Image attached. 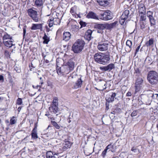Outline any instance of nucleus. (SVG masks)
Listing matches in <instances>:
<instances>
[{
  "label": "nucleus",
  "mask_w": 158,
  "mask_h": 158,
  "mask_svg": "<svg viewBox=\"0 0 158 158\" xmlns=\"http://www.w3.org/2000/svg\"><path fill=\"white\" fill-rule=\"evenodd\" d=\"M94 59L95 61L98 63L105 64L109 62L110 57L109 54L99 52L95 54Z\"/></svg>",
  "instance_id": "f257e3e1"
},
{
  "label": "nucleus",
  "mask_w": 158,
  "mask_h": 158,
  "mask_svg": "<svg viewBox=\"0 0 158 158\" xmlns=\"http://www.w3.org/2000/svg\"><path fill=\"white\" fill-rule=\"evenodd\" d=\"M85 44V43L84 41L78 40L73 45L72 50L74 53H79L82 51Z\"/></svg>",
  "instance_id": "f03ea898"
},
{
  "label": "nucleus",
  "mask_w": 158,
  "mask_h": 158,
  "mask_svg": "<svg viewBox=\"0 0 158 158\" xmlns=\"http://www.w3.org/2000/svg\"><path fill=\"white\" fill-rule=\"evenodd\" d=\"M147 79L150 84H156L158 82V74L154 71H150L148 73Z\"/></svg>",
  "instance_id": "7ed1b4c3"
},
{
  "label": "nucleus",
  "mask_w": 158,
  "mask_h": 158,
  "mask_svg": "<svg viewBox=\"0 0 158 158\" xmlns=\"http://www.w3.org/2000/svg\"><path fill=\"white\" fill-rule=\"evenodd\" d=\"M113 15L110 11H105L100 15V19L104 20L107 21L113 18Z\"/></svg>",
  "instance_id": "20e7f679"
},
{
  "label": "nucleus",
  "mask_w": 158,
  "mask_h": 158,
  "mask_svg": "<svg viewBox=\"0 0 158 158\" xmlns=\"http://www.w3.org/2000/svg\"><path fill=\"white\" fill-rule=\"evenodd\" d=\"M58 104V99L56 97L54 98L52 106L49 107V110L54 113L56 114L59 111Z\"/></svg>",
  "instance_id": "39448f33"
},
{
  "label": "nucleus",
  "mask_w": 158,
  "mask_h": 158,
  "mask_svg": "<svg viewBox=\"0 0 158 158\" xmlns=\"http://www.w3.org/2000/svg\"><path fill=\"white\" fill-rule=\"evenodd\" d=\"M28 13L29 16L35 22H39L40 19L37 16L38 14L36 11L32 9H30L28 10Z\"/></svg>",
  "instance_id": "423d86ee"
},
{
  "label": "nucleus",
  "mask_w": 158,
  "mask_h": 158,
  "mask_svg": "<svg viewBox=\"0 0 158 158\" xmlns=\"http://www.w3.org/2000/svg\"><path fill=\"white\" fill-rule=\"evenodd\" d=\"M116 95V94L115 92H112L111 95L109 97L107 98L106 99V102L105 103L106 111L108 110L109 109V103L113 102L114 100V98Z\"/></svg>",
  "instance_id": "0eeeda50"
},
{
  "label": "nucleus",
  "mask_w": 158,
  "mask_h": 158,
  "mask_svg": "<svg viewBox=\"0 0 158 158\" xmlns=\"http://www.w3.org/2000/svg\"><path fill=\"white\" fill-rule=\"evenodd\" d=\"M67 64L68 66L69 69L66 67L65 68L66 70L63 72L62 71V68L60 67V73H65L66 74H68L70 71H71L73 70L75 64L74 62L71 61L68 62L67 63Z\"/></svg>",
  "instance_id": "6e6552de"
},
{
  "label": "nucleus",
  "mask_w": 158,
  "mask_h": 158,
  "mask_svg": "<svg viewBox=\"0 0 158 158\" xmlns=\"http://www.w3.org/2000/svg\"><path fill=\"white\" fill-rule=\"evenodd\" d=\"M146 13L147 16L148 18L150 24L151 26L155 24L156 20L153 17V12L151 11H147Z\"/></svg>",
  "instance_id": "1a4fd4ad"
},
{
  "label": "nucleus",
  "mask_w": 158,
  "mask_h": 158,
  "mask_svg": "<svg viewBox=\"0 0 158 158\" xmlns=\"http://www.w3.org/2000/svg\"><path fill=\"white\" fill-rule=\"evenodd\" d=\"M108 44L106 42L99 43L97 46L98 50L101 51L106 50L108 49Z\"/></svg>",
  "instance_id": "9d476101"
},
{
  "label": "nucleus",
  "mask_w": 158,
  "mask_h": 158,
  "mask_svg": "<svg viewBox=\"0 0 158 158\" xmlns=\"http://www.w3.org/2000/svg\"><path fill=\"white\" fill-rule=\"evenodd\" d=\"M86 17L89 19H91L98 20L99 19L98 16L96 14L92 11H89Z\"/></svg>",
  "instance_id": "9b49d317"
},
{
  "label": "nucleus",
  "mask_w": 158,
  "mask_h": 158,
  "mask_svg": "<svg viewBox=\"0 0 158 158\" xmlns=\"http://www.w3.org/2000/svg\"><path fill=\"white\" fill-rule=\"evenodd\" d=\"M73 143L69 140L63 142L62 143V150L63 151L66 150L70 148L72 145Z\"/></svg>",
  "instance_id": "f8f14e48"
},
{
  "label": "nucleus",
  "mask_w": 158,
  "mask_h": 158,
  "mask_svg": "<svg viewBox=\"0 0 158 158\" xmlns=\"http://www.w3.org/2000/svg\"><path fill=\"white\" fill-rule=\"evenodd\" d=\"M3 42L5 46L7 48H10L13 46L15 45L13 44V40L12 39L3 41Z\"/></svg>",
  "instance_id": "ddd939ff"
},
{
  "label": "nucleus",
  "mask_w": 158,
  "mask_h": 158,
  "mask_svg": "<svg viewBox=\"0 0 158 158\" xmlns=\"http://www.w3.org/2000/svg\"><path fill=\"white\" fill-rule=\"evenodd\" d=\"M138 12L139 14L146 13V8L144 5L142 3H139L138 5Z\"/></svg>",
  "instance_id": "4468645a"
},
{
  "label": "nucleus",
  "mask_w": 158,
  "mask_h": 158,
  "mask_svg": "<svg viewBox=\"0 0 158 158\" xmlns=\"http://www.w3.org/2000/svg\"><path fill=\"white\" fill-rule=\"evenodd\" d=\"M106 29L111 30L112 28L115 27L118 25V21H115L113 23H106Z\"/></svg>",
  "instance_id": "2eb2a0df"
},
{
  "label": "nucleus",
  "mask_w": 158,
  "mask_h": 158,
  "mask_svg": "<svg viewBox=\"0 0 158 158\" xmlns=\"http://www.w3.org/2000/svg\"><path fill=\"white\" fill-rule=\"evenodd\" d=\"M43 23L42 24H33L31 27V29L32 30H36L40 29L41 31L43 30Z\"/></svg>",
  "instance_id": "dca6fc26"
},
{
  "label": "nucleus",
  "mask_w": 158,
  "mask_h": 158,
  "mask_svg": "<svg viewBox=\"0 0 158 158\" xmlns=\"http://www.w3.org/2000/svg\"><path fill=\"white\" fill-rule=\"evenodd\" d=\"M31 137L34 139H36L38 138L37 134V126L36 124L34 126V128L32 131L31 133Z\"/></svg>",
  "instance_id": "f3484780"
},
{
  "label": "nucleus",
  "mask_w": 158,
  "mask_h": 158,
  "mask_svg": "<svg viewBox=\"0 0 158 158\" xmlns=\"http://www.w3.org/2000/svg\"><path fill=\"white\" fill-rule=\"evenodd\" d=\"M92 32V31L91 29H88L85 32L84 36L85 38L88 41L90 40Z\"/></svg>",
  "instance_id": "a211bd4d"
},
{
  "label": "nucleus",
  "mask_w": 158,
  "mask_h": 158,
  "mask_svg": "<svg viewBox=\"0 0 158 158\" xmlns=\"http://www.w3.org/2000/svg\"><path fill=\"white\" fill-rule=\"evenodd\" d=\"M94 27L100 30H103L105 29H106V23H97L95 25Z\"/></svg>",
  "instance_id": "6ab92c4d"
},
{
  "label": "nucleus",
  "mask_w": 158,
  "mask_h": 158,
  "mask_svg": "<svg viewBox=\"0 0 158 158\" xmlns=\"http://www.w3.org/2000/svg\"><path fill=\"white\" fill-rule=\"evenodd\" d=\"M47 158H59L58 156L56 154H53L51 151H48L46 153Z\"/></svg>",
  "instance_id": "aec40b11"
},
{
  "label": "nucleus",
  "mask_w": 158,
  "mask_h": 158,
  "mask_svg": "<svg viewBox=\"0 0 158 158\" xmlns=\"http://www.w3.org/2000/svg\"><path fill=\"white\" fill-rule=\"evenodd\" d=\"M82 83V81L81 78L78 79L73 86V89H77L81 87Z\"/></svg>",
  "instance_id": "412c9836"
},
{
  "label": "nucleus",
  "mask_w": 158,
  "mask_h": 158,
  "mask_svg": "<svg viewBox=\"0 0 158 158\" xmlns=\"http://www.w3.org/2000/svg\"><path fill=\"white\" fill-rule=\"evenodd\" d=\"M154 42V39L153 38H151L145 43V45L148 47L151 46L152 47L153 46Z\"/></svg>",
  "instance_id": "4be33fe9"
},
{
  "label": "nucleus",
  "mask_w": 158,
  "mask_h": 158,
  "mask_svg": "<svg viewBox=\"0 0 158 158\" xmlns=\"http://www.w3.org/2000/svg\"><path fill=\"white\" fill-rule=\"evenodd\" d=\"M71 35L69 32H64L63 33V40L65 41L69 40L71 37Z\"/></svg>",
  "instance_id": "5701e85b"
},
{
  "label": "nucleus",
  "mask_w": 158,
  "mask_h": 158,
  "mask_svg": "<svg viewBox=\"0 0 158 158\" xmlns=\"http://www.w3.org/2000/svg\"><path fill=\"white\" fill-rule=\"evenodd\" d=\"M97 1L100 5L103 6H106L109 3L108 0H97Z\"/></svg>",
  "instance_id": "b1692460"
},
{
  "label": "nucleus",
  "mask_w": 158,
  "mask_h": 158,
  "mask_svg": "<svg viewBox=\"0 0 158 158\" xmlns=\"http://www.w3.org/2000/svg\"><path fill=\"white\" fill-rule=\"evenodd\" d=\"M143 81V80L142 78L139 77H138L136 79L135 84L142 86Z\"/></svg>",
  "instance_id": "393cba45"
},
{
  "label": "nucleus",
  "mask_w": 158,
  "mask_h": 158,
  "mask_svg": "<svg viewBox=\"0 0 158 158\" xmlns=\"http://www.w3.org/2000/svg\"><path fill=\"white\" fill-rule=\"evenodd\" d=\"M70 136L68 134L63 135L60 138V140L63 142L70 140Z\"/></svg>",
  "instance_id": "a878e982"
},
{
  "label": "nucleus",
  "mask_w": 158,
  "mask_h": 158,
  "mask_svg": "<svg viewBox=\"0 0 158 158\" xmlns=\"http://www.w3.org/2000/svg\"><path fill=\"white\" fill-rule=\"evenodd\" d=\"M129 14V11L128 10H125L123 13L121 17L122 18L127 19Z\"/></svg>",
  "instance_id": "bb28decb"
},
{
  "label": "nucleus",
  "mask_w": 158,
  "mask_h": 158,
  "mask_svg": "<svg viewBox=\"0 0 158 158\" xmlns=\"http://www.w3.org/2000/svg\"><path fill=\"white\" fill-rule=\"evenodd\" d=\"M44 2L43 0H35V4L37 7H40L43 6Z\"/></svg>",
  "instance_id": "cd10ccee"
},
{
  "label": "nucleus",
  "mask_w": 158,
  "mask_h": 158,
  "mask_svg": "<svg viewBox=\"0 0 158 158\" xmlns=\"http://www.w3.org/2000/svg\"><path fill=\"white\" fill-rule=\"evenodd\" d=\"M140 16L139 21H145L146 19V13L139 14Z\"/></svg>",
  "instance_id": "c85d7f7f"
},
{
  "label": "nucleus",
  "mask_w": 158,
  "mask_h": 158,
  "mask_svg": "<svg viewBox=\"0 0 158 158\" xmlns=\"http://www.w3.org/2000/svg\"><path fill=\"white\" fill-rule=\"evenodd\" d=\"M142 109V108H141L138 110H134L131 114V116L132 117H135L137 115L138 112L140 114H141L142 112L141 110Z\"/></svg>",
  "instance_id": "c756f323"
},
{
  "label": "nucleus",
  "mask_w": 158,
  "mask_h": 158,
  "mask_svg": "<svg viewBox=\"0 0 158 158\" xmlns=\"http://www.w3.org/2000/svg\"><path fill=\"white\" fill-rule=\"evenodd\" d=\"M134 74H135L136 76H139L141 75V71L139 68L134 67Z\"/></svg>",
  "instance_id": "7c9ffc66"
},
{
  "label": "nucleus",
  "mask_w": 158,
  "mask_h": 158,
  "mask_svg": "<svg viewBox=\"0 0 158 158\" xmlns=\"http://www.w3.org/2000/svg\"><path fill=\"white\" fill-rule=\"evenodd\" d=\"M126 45L127 46L129 47V50L128 52H130L132 48V42L130 40H127L126 42Z\"/></svg>",
  "instance_id": "2f4dec72"
},
{
  "label": "nucleus",
  "mask_w": 158,
  "mask_h": 158,
  "mask_svg": "<svg viewBox=\"0 0 158 158\" xmlns=\"http://www.w3.org/2000/svg\"><path fill=\"white\" fill-rule=\"evenodd\" d=\"M44 40L43 43L44 44H48L50 41L49 38L48 36L45 33L44 34V36L43 37Z\"/></svg>",
  "instance_id": "473e14b6"
},
{
  "label": "nucleus",
  "mask_w": 158,
  "mask_h": 158,
  "mask_svg": "<svg viewBox=\"0 0 158 158\" xmlns=\"http://www.w3.org/2000/svg\"><path fill=\"white\" fill-rule=\"evenodd\" d=\"M106 67L107 71L110 72L114 68V64L113 63H110L106 66Z\"/></svg>",
  "instance_id": "72a5a7b5"
},
{
  "label": "nucleus",
  "mask_w": 158,
  "mask_h": 158,
  "mask_svg": "<svg viewBox=\"0 0 158 158\" xmlns=\"http://www.w3.org/2000/svg\"><path fill=\"white\" fill-rule=\"evenodd\" d=\"M12 39V37L9 35L6 34L3 37V41H5L7 40H9Z\"/></svg>",
  "instance_id": "f704fd0d"
},
{
  "label": "nucleus",
  "mask_w": 158,
  "mask_h": 158,
  "mask_svg": "<svg viewBox=\"0 0 158 158\" xmlns=\"http://www.w3.org/2000/svg\"><path fill=\"white\" fill-rule=\"evenodd\" d=\"M53 19H52V18H51L49 19L48 21V24L49 27H52L54 25Z\"/></svg>",
  "instance_id": "c9c22d12"
},
{
  "label": "nucleus",
  "mask_w": 158,
  "mask_h": 158,
  "mask_svg": "<svg viewBox=\"0 0 158 158\" xmlns=\"http://www.w3.org/2000/svg\"><path fill=\"white\" fill-rule=\"evenodd\" d=\"M135 93L136 94L140 91L142 87V86L139 85H135Z\"/></svg>",
  "instance_id": "e433bc0d"
},
{
  "label": "nucleus",
  "mask_w": 158,
  "mask_h": 158,
  "mask_svg": "<svg viewBox=\"0 0 158 158\" xmlns=\"http://www.w3.org/2000/svg\"><path fill=\"white\" fill-rule=\"evenodd\" d=\"M79 27L78 26L74 25L72 26V30L73 31H77L79 30Z\"/></svg>",
  "instance_id": "4c0bfd02"
},
{
  "label": "nucleus",
  "mask_w": 158,
  "mask_h": 158,
  "mask_svg": "<svg viewBox=\"0 0 158 158\" xmlns=\"http://www.w3.org/2000/svg\"><path fill=\"white\" fill-rule=\"evenodd\" d=\"M15 118V116L11 118L10 120V124L13 125L15 124L16 122V120L14 118Z\"/></svg>",
  "instance_id": "58836bf2"
},
{
  "label": "nucleus",
  "mask_w": 158,
  "mask_h": 158,
  "mask_svg": "<svg viewBox=\"0 0 158 158\" xmlns=\"http://www.w3.org/2000/svg\"><path fill=\"white\" fill-rule=\"evenodd\" d=\"M53 19V21L54 23V25H57L59 24V18H52Z\"/></svg>",
  "instance_id": "ea45409f"
},
{
  "label": "nucleus",
  "mask_w": 158,
  "mask_h": 158,
  "mask_svg": "<svg viewBox=\"0 0 158 158\" xmlns=\"http://www.w3.org/2000/svg\"><path fill=\"white\" fill-rule=\"evenodd\" d=\"M127 19L122 18L121 16L120 18L119 19V23L121 25H123L124 24L125 21Z\"/></svg>",
  "instance_id": "a19ab883"
},
{
  "label": "nucleus",
  "mask_w": 158,
  "mask_h": 158,
  "mask_svg": "<svg viewBox=\"0 0 158 158\" xmlns=\"http://www.w3.org/2000/svg\"><path fill=\"white\" fill-rule=\"evenodd\" d=\"M79 23L81 25V27H85L86 26L87 23L82 21H80L79 22Z\"/></svg>",
  "instance_id": "79ce46f5"
},
{
  "label": "nucleus",
  "mask_w": 158,
  "mask_h": 158,
  "mask_svg": "<svg viewBox=\"0 0 158 158\" xmlns=\"http://www.w3.org/2000/svg\"><path fill=\"white\" fill-rule=\"evenodd\" d=\"M16 103L19 105H22L23 103L22 99L21 98H18L17 100Z\"/></svg>",
  "instance_id": "37998d69"
},
{
  "label": "nucleus",
  "mask_w": 158,
  "mask_h": 158,
  "mask_svg": "<svg viewBox=\"0 0 158 158\" xmlns=\"http://www.w3.org/2000/svg\"><path fill=\"white\" fill-rule=\"evenodd\" d=\"M140 28L141 29H143L145 28V25L144 23L143 22L140 21Z\"/></svg>",
  "instance_id": "c03bdc74"
},
{
  "label": "nucleus",
  "mask_w": 158,
  "mask_h": 158,
  "mask_svg": "<svg viewBox=\"0 0 158 158\" xmlns=\"http://www.w3.org/2000/svg\"><path fill=\"white\" fill-rule=\"evenodd\" d=\"M58 61H59V58H58L57 59H56V71H57V73L58 74V73L59 72V66H58Z\"/></svg>",
  "instance_id": "a18cd8bd"
},
{
  "label": "nucleus",
  "mask_w": 158,
  "mask_h": 158,
  "mask_svg": "<svg viewBox=\"0 0 158 158\" xmlns=\"http://www.w3.org/2000/svg\"><path fill=\"white\" fill-rule=\"evenodd\" d=\"M52 124L57 129L59 128V126L58 125V124L56 123V122L55 121H52Z\"/></svg>",
  "instance_id": "49530a36"
},
{
  "label": "nucleus",
  "mask_w": 158,
  "mask_h": 158,
  "mask_svg": "<svg viewBox=\"0 0 158 158\" xmlns=\"http://www.w3.org/2000/svg\"><path fill=\"white\" fill-rule=\"evenodd\" d=\"M140 45H139V46H138V47L136 48V49L135 51V53H134L135 56H136V55L137 54V52L139 51V49L140 48Z\"/></svg>",
  "instance_id": "de8ad7c7"
},
{
  "label": "nucleus",
  "mask_w": 158,
  "mask_h": 158,
  "mask_svg": "<svg viewBox=\"0 0 158 158\" xmlns=\"http://www.w3.org/2000/svg\"><path fill=\"white\" fill-rule=\"evenodd\" d=\"M107 150L106 149H105L102 152L101 155L103 157H104L106 155V153L107 152Z\"/></svg>",
  "instance_id": "09e8293b"
},
{
  "label": "nucleus",
  "mask_w": 158,
  "mask_h": 158,
  "mask_svg": "<svg viewBox=\"0 0 158 158\" xmlns=\"http://www.w3.org/2000/svg\"><path fill=\"white\" fill-rule=\"evenodd\" d=\"M100 69L103 71H107L106 66L100 67L99 68Z\"/></svg>",
  "instance_id": "8fccbe9b"
},
{
  "label": "nucleus",
  "mask_w": 158,
  "mask_h": 158,
  "mask_svg": "<svg viewBox=\"0 0 158 158\" xmlns=\"http://www.w3.org/2000/svg\"><path fill=\"white\" fill-rule=\"evenodd\" d=\"M120 110V109L119 108L117 107L114 110L112 111V112H111V113L115 114V113H116L117 110L119 111Z\"/></svg>",
  "instance_id": "3c124183"
},
{
  "label": "nucleus",
  "mask_w": 158,
  "mask_h": 158,
  "mask_svg": "<svg viewBox=\"0 0 158 158\" xmlns=\"http://www.w3.org/2000/svg\"><path fill=\"white\" fill-rule=\"evenodd\" d=\"M5 55L7 58L10 57V53L7 50L5 51Z\"/></svg>",
  "instance_id": "603ef678"
},
{
  "label": "nucleus",
  "mask_w": 158,
  "mask_h": 158,
  "mask_svg": "<svg viewBox=\"0 0 158 158\" xmlns=\"http://www.w3.org/2000/svg\"><path fill=\"white\" fill-rule=\"evenodd\" d=\"M47 84L48 86H50L51 88H52L53 85L51 82L50 81H47Z\"/></svg>",
  "instance_id": "864d4df0"
},
{
  "label": "nucleus",
  "mask_w": 158,
  "mask_h": 158,
  "mask_svg": "<svg viewBox=\"0 0 158 158\" xmlns=\"http://www.w3.org/2000/svg\"><path fill=\"white\" fill-rule=\"evenodd\" d=\"M4 81V78L3 76L1 75H0V82H3Z\"/></svg>",
  "instance_id": "5fc2aeb1"
},
{
  "label": "nucleus",
  "mask_w": 158,
  "mask_h": 158,
  "mask_svg": "<svg viewBox=\"0 0 158 158\" xmlns=\"http://www.w3.org/2000/svg\"><path fill=\"white\" fill-rule=\"evenodd\" d=\"M112 147V145H111V144H110L109 145H108L105 148V149H106L107 150L110 149V148H111Z\"/></svg>",
  "instance_id": "6e6d98bb"
},
{
  "label": "nucleus",
  "mask_w": 158,
  "mask_h": 158,
  "mask_svg": "<svg viewBox=\"0 0 158 158\" xmlns=\"http://www.w3.org/2000/svg\"><path fill=\"white\" fill-rule=\"evenodd\" d=\"M70 12L73 15V14H74L75 13L74 8L73 7H71V8L70 9Z\"/></svg>",
  "instance_id": "4d7b16f0"
},
{
  "label": "nucleus",
  "mask_w": 158,
  "mask_h": 158,
  "mask_svg": "<svg viewBox=\"0 0 158 158\" xmlns=\"http://www.w3.org/2000/svg\"><path fill=\"white\" fill-rule=\"evenodd\" d=\"M137 150V148H135V147H133L131 149V150L132 151V152H135V151Z\"/></svg>",
  "instance_id": "13d9d810"
},
{
  "label": "nucleus",
  "mask_w": 158,
  "mask_h": 158,
  "mask_svg": "<svg viewBox=\"0 0 158 158\" xmlns=\"http://www.w3.org/2000/svg\"><path fill=\"white\" fill-rule=\"evenodd\" d=\"M131 93L130 92H128L126 94V96L127 97L131 96Z\"/></svg>",
  "instance_id": "bf43d9fd"
},
{
  "label": "nucleus",
  "mask_w": 158,
  "mask_h": 158,
  "mask_svg": "<svg viewBox=\"0 0 158 158\" xmlns=\"http://www.w3.org/2000/svg\"><path fill=\"white\" fill-rule=\"evenodd\" d=\"M15 69L16 70V71L18 73H19L21 71L20 70V69H18L17 67L15 68Z\"/></svg>",
  "instance_id": "052dcab7"
},
{
  "label": "nucleus",
  "mask_w": 158,
  "mask_h": 158,
  "mask_svg": "<svg viewBox=\"0 0 158 158\" xmlns=\"http://www.w3.org/2000/svg\"><path fill=\"white\" fill-rule=\"evenodd\" d=\"M26 33V29L25 28H23V36L24 37Z\"/></svg>",
  "instance_id": "680f3d73"
},
{
  "label": "nucleus",
  "mask_w": 158,
  "mask_h": 158,
  "mask_svg": "<svg viewBox=\"0 0 158 158\" xmlns=\"http://www.w3.org/2000/svg\"><path fill=\"white\" fill-rule=\"evenodd\" d=\"M102 30H100L98 29V33L102 34L103 32V31H102Z\"/></svg>",
  "instance_id": "e2e57ef3"
},
{
  "label": "nucleus",
  "mask_w": 158,
  "mask_h": 158,
  "mask_svg": "<svg viewBox=\"0 0 158 158\" xmlns=\"http://www.w3.org/2000/svg\"><path fill=\"white\" fill-rule=\"evenodd\" d=\"M6 0H0V3H3Z\"/></svg>",
  "instance_id": "0e129e2a"
},
{
  "label": "nucleus",
  "mask_w": 158,
  "mask_h": 158,
  "mask_svg": "<svg viewBox=\"0 0 158 158\" xmlns=\"http://www.w3.org/2000/svg\"><path fill=\"white\" fill-rule=\"evenodd\" d=\"M21 109H22V107H19L18 108V111L19 112L20 111V110H21Z\"/></svg>",
  "instance_id": "69168bd1"
},
{
  "label": "nucleus",
  "mask_w": 158,
  "mask_h": 158,
  "mask_svg": "<svg viewBox=\"0 0 158 158\" xmlns=\"http://www.w3.org/2000/svg\"><path fill=\"white\" fill-rule=\"evenodd\" d=\"M49 61L47 60H45V62L46 63H49Z\"/></svg>",
  "instance_id": "338daca9"
},
{
  "label": "nucleus",
  "mask_w": 158,
  "mask_h": 158,
  "mask_svg": "<svg viewBox=\"0 0 158 158\" xmlns=\"http://www.w3.org/2000/svg\"><path fill=\"white\" fill-rule=\"evenodd\" d=\"M106 89V87L105 88H104L103 89H98V90L100 91H103L104 89Z\"/></svg>",
  "instance_id": "774afa93"
}]
</instances>
